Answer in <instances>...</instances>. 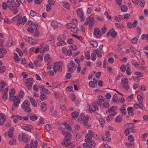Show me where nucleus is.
Listing matches in <instances>:
<instances>
[{"label": "nucleus", "mask_w": 148, "mask_h": 148, "mask_svg": "<svg viewBox=\"0 0 148 148\" xmlns=\"http://www.w3.org/2000/svg\"><path fill=\"white\" fill-rule=\"evenodd\" d=\"M9 99L13 102V105L15 108H17L19 104L20 100L18 97L14 95L11 92L9 93Z\"/></svg>", "instance_id": "nucleus-1"}, {"label": "nucleus", "mask_w": 148, "mask_h": 148, "mask_svg": "<svg viewBox=\"0 0 148 148\" xmlns=\"http://www.w3.org/2000/svg\"><path fill=\"white\" fill-rule=\"evenodd\" d=\"M30 103L29 101L27 100H25L21 105L22 109L25 112L29 113L31 112L32 109L29 107Z\"/></svg>", "instance_id": "nucleus-2"}, {"label": "nucleus", "mask_w": 148, "mask_h": 148, "mask_svg": "<svg viewBox=\"0 0 148 148\" xmlns=\"http://www.w3.org/2000/svg\"><path fill=\"white\" fill-rule=\"evenodd\" d=\"M77 67V64L74 61L72 60L71 61L70 63L67 65L68 71L71 73L73 72L74 69H74V70H75Z\"/></svg>", "instance_id": "nucleus-3"}, {"label": "nucleus", "mask_w": 148, "mask_h": 148, "mask_svg": "<svg viewBox=\"0 0 148 148\" xmlns=\"http://www.w3.org/2000/svg\"><path fill=\"white\" fill-rule=\"evenodd\" d=\"M88 24H89V28L92 29L94 24V20L93 18L88 17L87 18L84 23V24L88 25Z\"/></svg>", "instance_id": "nucleus-4"}, {"label": "nucleus", "mask_w": 148, "mask_h": 148, "mask_svg": "<svg viewBox=\"0 0 148 148\" xmlns=\"http://www.w3.org/2000/svg\"><path fill=\"white\" fill-rule=\"evenodd\" d=\"M33 82L34 80L32 78H29L26 79L25 81V85L27 86L29 90H30L32 89Z\"/></svg>", "instance_id": "nucleus-5"}, {"label": "nucleus", "mask_w": 148, "mask_h": 148, "mask_svg": "<svg viewBox=\"0 0 148 148\" xmlns=\"http://www.w3.org/2000/svg\"><path fill=\"white\" fill-rule=\"evenodd\" d=\"M27 18L26 16H24L23 17H20L18 19L17 23V25L19 26L21 23L24 25L27 21Z\"/></svg>", "instance_id": "nucleus-6"}, {"label": "nucleus", "mask_w": 148, "mask_h": 148, "mask_svg": "<svg viewBox=\"0 0 148 148\" xmlns=\"http://www.w3.org/2000/svg\"><path fill=\"white\" fill-rule=\"evenodd\" d=\"M122 82L123 83L122 85L123 86L125 89H128L130 88V86L128 84V80L127 78H125L124 79H121Z\"/></svg>", "instance_id": "nucleus-7"}, {"label": "nucleus", "mask_w": 148, "mask_h": 148, "mask_svg": "<svg viewBox=\"0 0 148 148\" xmlns=\"http://www.w3.org/2000/svg\"><path fill=\"white\" fill-rule=\"evenodd\" d=\"M77 15L81 18L82 21H84L85 20V17L84 16V14L82 11L80 9H78L77 10Z\"/></svg>", "instance_id": "nucleus-8"}, {"label": "nucleus", "mask_w": 148, "mask_h": 148, "mask_svg": "<svg viewBox=\"0 0 148 148\" xmlns=\"http://www.w3.org/2000/svg\"><path fill=\"white\" fill-rule=\"evenodd\" d=\"M94 34L97 38H100L101 36V31L98 28H95L94 29Z\"/></svg>", "instance_id": "nucleus-9"}, {"label": "nucleus", "mask_w": 148, "mask_h": 148, "mask_svg": "<svg viewBox=\"0 0 148 148\" xmlns=\"http://www.w3.org/2000/svg\"><path fill=\"white\" fill-rule=\"evenodd\" d=\"M66 138H64L63 141L62 142L61 144L62 145H65L66 147H67L71 144V139Z\"/></svg>", "instance_id": "nucleus-10"}, {"label": "nucleus", "mask_w": 148, "mask_h": 148, "mask_svg": "<svg viewBox=\"0 0 148 148\" xmlns=\"http://www.w3.org/2000/svg\"><path fill=\"white\" fill-rule=\"evenodd\" d=\"M101 103L98 100H96L95 102H93L92 104V106L94 110L97 109L98 110L99 109L98 108V106H100Z\"/></svg>", "instance_id": "nucleus-11"}, {"label": "nucleus", "mask_w": 148, "mask_h": 148, "mask_svg": "<svg viewBox=\"0 0 148 148\" xmlns=\"http://www.w3.org/2000/svg\"><path fill=\"white\" fill-rule=\"evenodd\" d=\"M127 126L128 129L130 131V132H134L135 131L134 130V124L133 123H128L127 125Z\"/></svg>", "instance_id": "nucleus-12"}, {"label": "nucleus", "mask_w": 148, "mask_h": 148, "mask_svg": "<svg viewBox=\"0 0 148 148\" xmlns=\"http://www.w3.org/2000/svg\"><path fill=\"white\" fill-rule=\"evenodd\" d=\"M62 133H63V135L64 136V138H66V139H71L72 136L71 133L69 132H68L66 131H62Z\"/></svg>", "instance_id": "nucleus-13"}, {"label": "nucleus", "mask_w": 148, "mask_h": 148, "mask_svg": "<svg viewBox=\"0 0 148 148\" xmlns=\"http://www.w3.org/2000/svg\"><path fill=\"white\" fill-rule=\"evenodd\" d=\"M137 21L136 20L134 21V22L132 23L131 22H129L127 23V25L129 28H130L135 27L137 25Z\"/></svg>", "instance_id": "nucleus-14"}, {"label": "nucleus", "mask_w": 148, "mask_h": 148, "mask_svg": "<svg viewBox=\"0 0 148 148\" xmlns=\"http://www.w3.org/2000/svg\"><path fill=\"white\" fill-rule=\"evenodd\" d=\"M84 140L86 143H88L90 146L95 147V143L91 139H85Z\"/></svg>", "instance_id": "nucleus-15"}, {"label": "nucleus", "mask_w": 148, "mask_h": 148, "mask_svg": "<svg viewBox=\"0 0 148 148\" xmlns=\"http://www.w3.org/2000/svg\"><path fill=\"white\" fill-rule=\"evenodd\" d=\"M22 128L25 130L30 132L33 128V126L30 124H29L28 126H22Z\"/></svg>", "instance_id": "nucleus-16"}, {"label": "nucleus", "mask_w": 148, "mask_h": 148, "mask_svg": "<svg viewBox=\"0 0 148 148\" xmlns=\"http://www.w3.org/2000/svg\"><path fill=\"white\" fill-rule=\"evenodd\" d=\"M61 35H59L57 38L58 40L59 41H64L65 40L66 38V35L65 34H63L62 35V37H61Z\"/></svg>", "instance_id": "nucleus-17"}, {"label": "nucleus", "mask_w": 148, "mask_h": 148, "mask_svg": "<svg viewBox=\"0 0 148 148\" xmlns=\"http://www.w3.org/2000/svg\"><path fill=\"white\" fill-rule=\"evenodd\" d=\"M29 99L30 101L32 104L35 107H37V104L36 103L35 100L33 98L31 97H29Z\"/></svg>", "instance_id": "nucleus-18"}, {"label": "nucleus", "mask_w": 148, "mask_h": 148, "mask_svg": "<svg viewBox=\"0 0 148 148\" xmlns=\"http://www.w3.org/2000/svg\"><path fill=\"white\" fill-rule=\"evenodd\" d=\"M132 107H130L127 108L128 113L129 115L133 116L134 114V112L132 110Z\"/></svg>", "instance_id": "nucleus-19"}, {"label": "nucleus", "mask_w": 148, "mask_h": 148, "mask_svg": "<svg viewBox=\"0 0 148 148\" xmlns=\"http://www.w3.org/2000/svg\"><path fill=\"white\" fill-rule=\"evenodd\" d=\"M110 30V35L112 37H115L117 35V33L116 32H115L114 29L113 28L112 29Z\"/></svg>", "instance_id": "nucleus-20"}, {"label": "nucleus", "mask_w": 148, "mask_h": 148, "mask_svg": "<svg viewBox=\"0 0 148 148\" xmlns=\"http://www.w3.org/2000/svg\"><path fill=\"white\" fill-rule=\"evenodd\" d=\"M122 116L121 115H119L115 119V121L118 123L121 122L122 120Z\"/></svg>", "instance_id": "nucleus-21"}, {"label": "nucleus", "mask_w": 148, "mask_h": 148, "mask_svg": "<svg viewBox=\"0 0 148 148\" xmlns=\"http://www.w3.org/2000/svg\"><path fill=\"white\" fill-rule=\"evenodd\" d=\"M13 39L10 36H9L8 40V44L9 47L11 46L12 45Z\"/></svg>", "instance_id": "nucleus-22"}, {"label": "nucleus", "mask_w": 148, "mask_h": 148, "mask_svg": "<svg viewBox=\"0 0 148 148\" xmlns=\"http://www.w3.org/2000/svg\"><path fill=\"white\" fill-rule=\"evenodd\" d=\"M41 95L40 96V98L42 101H44L47 98V95L41 92Z\"/></svg>", "instance_id": "nucleus-23"}, {"label": "nucleus", "mask_w": 148, "mask_h": 148, "mask_svg": "<svg viewBox=\"0 0 148 148\" xmlns=\"http://www.w3.org/2000/svg\"><path fill=\"white\" fill-rule=\"evenodd\" d=\"M117 108L116 106H112L110 109H109L106 112L107 113V112H111L116 110Z\"/></svg>", "instance_id": "nucleus-24"}, {"label": "nucleus", "mask_w": 148, "mask_h": 148, "mask_svg": "<svg viewBox=\"0 0 148 148\" xmlns=\"http://www.w3.org/2000/svg\"><path fill=\"white\" fill-rule=\"evenodd\" d=\"M138 99L140 104L142 105H143V99L141 95L138 94L137 96Z\"/></svg>", "instance_id": "nucleus-25"}, {"label": "nucleus", "mask_w": 148, "mask_h": 148, "mask_svg": "<svg viewBox=\"0 0 148 148\" xmlns=\"http://www.w3.org/2000/svg\"><path fill=\"white\" fill-rule=\"evenodd\" d=\"M46 105V103L44 102L42 103L41 105L40 106L43 112L45 111L46 110V107L45 106Z\"/></svg>", "instance_id": "nucleus-26"}, {"label": "nucleus", "mask_w": 148, "mask_h": 148, "mask_svg": "<svg viewBox=\"0 0 148 148\" xmlns=\"http://www.w3.org/2000/svg\"><path fill=\"white\" fill-rule=\"evenodd\" d=\"M79 113L77 112H73L71 113V116L72 117L75 119L77 118V116H78Z\"/></svg>", "instance_id": "nucleus-27"}, {"label": "nucleus", "mask_w": 148, "mask_h": 148, "mask_svg": "<svg viewBox=\"0 0 148 148\" xmlns=\"http://www.w3.org/2000/svg\"><path fill=\"white\" fill-rule=\"evenodd\" d=\"M0 53L3 55L6 53L7 51L6 49L3 48H0Z\"/></svg>", "instance_id": "nucleus-28"}, {"label": "nucleus", "mask_w": 148, "mask_h": 148, "mask_svg": "<svg viewBox=\"0 0 148 148\" xmlns=\"http://www.w3.org/2000/svg\"><path fill=\"white\" fill-rule=\"evenodd\" d=\"M121 9L123 12H126L127 10V8L126 6L123 5L121 6Z\"/></svg>", "instance_id": "nucleus-29"}, {"label": "nucleus", "mask_w": 148, "mask_h": 148, "mask_svg": "<svg viewBox=\"0 0 148 148\" xmlns=\"http://www.w3.org/2000/svg\"><path fill=\"white\" fill-rule=\"evenodd\" d=\"M63 124L65 126L66 129H67L69 131H71L72 130V128L70 127V126L66 123H64Z\"/></svg>", "instance_id": "nucleus-30"}, {"label": "nucleus", "mask_w": 148, "mask_h": 148, "mask_svg": "<svg viewBox=\"0 0 148 148\" xmlns=\"http://www.w3.org/2000/svg\"><path fill=\"white\" fill-rule=\"evenodd\" d=\"M118 100V98L117 97V95L115 93L114 95L112 98V101L113 102H116Z\"/></svg>", "instance_id": "nucleus-31"}, {"label": "nucleus", "mask_w": 148, "mask_h": 148, "mask_svg": "<svg viewBox=\"0 0 148 148\" xmlns=\"http://www.w3.org/2000/svg\"><path fill=\"white\" fill-rule=\"evenodd\" d=\"M11 3L13 4L14 5V7L15 8H17L18 7L20 6V3H17L16 2L14 1L13 0L12 1V3Z\"/></svg>", "instance_id": "nucleus-32"}, {"label": "nucleus", "mask_w": 148, "mask_h": 148, "mask_svg": "<svg viewBox=\"0 0 148 148\" xmlns=\"http://www.w3.org/2000/svg\"><path fill=\"white\" fill-rule=\"evenodd\" d=\"M16 52L20 56H23V52L20 49L17 48L16 49Z\"/></svg>", "instance_id": "nucleus-33"}, {"label": "nucleus", "mask_w": 148, "mask_h": 148, "mask_svg": "<svg viewBox=\"0 0 148 148\" xmlns=\"http://www.w3.org/2000/svg\"><path fill=\"white\" fill-rule=\"evenodd\" d=\"M16 139L14 138L12 140H10L9 141V143L10 145H15L16 144Z\"/></svg>", "instance_id": "nucleus-34"}, {"label": "nucleus", "mask_w": 148, "mask_h": 148, "mask_svg": "<svg viewBox=\"0 0 148 148\" xmlns=\"http://www.w3.org/2000/svg\"><path fill=\"white\" fill-rule=\"evenodd\" d=\"M14 58L15 61L16 62L18 61V62L19 61L20 58H19V57L17 55V54L16 53H14Z\"/></svg>", "instance_id": "nucleus-35"}, {"label": "nucleus", "mask_w": 148, "mask_h": 148, "mask_svg": "<svg viewBox=\"0 0 148 148\" xmlns=\"http://www.w3.org/2000/svg\"><path fill=\"white\" fill-rule=\"evenodd\" d=\"M91 59L93 61H95L96 59V55L95 53H92L91 55Z\"/></svg>", "instance_id": "nucleus-36"}, {"label": "nucleus", "mask_w": 148, "mask_h": 148, "mask_svg": "<svg viewBox=\"0 0 148 148\" xmlns=\"http://www.w3.org/2000/svg\"><path fill=\"white\" fill-rule=\"evenodd\" d=\"M126 67L125 65L123 64L120 67V69L121 71L123 72H125L126 70Z\"/></svg>", "instance_id": "nucleus-37"}, {"label": "nucleus", "mask_w": 148, "mask_h": 148, "mask_svg": "<svg viewBox=\"0 0 148 148\" xmlns=\"http://www.w3.org/2000/svg\"><path fill=\"white\" fill-rule=\"evenodd\" d=\"M51 26L53 27H57L58 26L57 22L55 21H53L51 24Z\"/></svg>", "instance_id": "nucleus-38"}, {"label": "nucleus", "mask_w": 148, "mask_h": 148, "mask_svg": "<svg viewBox=\"0 0 148 148\" xmlns=\"http://www.w3.org/2000/svg\"><path fill=\"white\" fill-rule=\"evenodd\" d=\"M128 138L129 140L131 142H133L134 141V138L132 135H130L128 136Z\"/></svg>", "instance_id": "nucleus-39"}, {"label": "nucleus", "mask_w": 148, "mask_h": 148, "mask_svg": "<svg viewBox=\"0 0 148 148\" xmlns=\"http://www.w3.org/2000/svg\"><path fill=\"white\" fill-rule=\"evenodd\" d=\"M24 96V92L22 90H21L20 91L19 94V96L20 97L21 99Z\"/></svg>", "instance_id": "nucleus-40"}, {"label": "nucleus", "mask_w": 148, "mask_h": 148, "mask_svg": "<svg viewBox=\"0 0 148 148\" xmlns=\"http://www.w3.org/2000/svg\"><path fill=\"white\" fill-rule=\"evenodd\" d=\"M81 116V115H80L79 116L78 118V119L79 120H81L82 121H85V120H86V119H88V117H87V116H86L85 117L84 116L83 117H80V116Z\"/></svg>", "instance_id": "nucleus-41"}, {"label": "nucleus", "mask_w": 148, "mask_h": 148, "mask_svg": "<svg viewBox=\"0 0 148 148\" xmlns=\"http://www.w3.org/2000/svg\"><path fill=\"white\" fill-rule=\"evenodd\" d=\"M6 70V67L4 66H3L0 67V73H4Z\"/></svg>", "instance_id": "nucleus-42"}, {"label": "nucleus", "mask_w": 148, "mask_h": 148, "mask_svg": "<svg viewBox=\"0 0 148 148\" xmlns=\"http://www.w3.org/2000/svg\"><path fill=\"white\" fill-rule=\"evenodd\" d=\"M95 51L96 52V53L97 56L98 57L101 58L102 57V55L100 51H98V50L97 49L95 50Z\"/></svg>", "instance_id": "nucleus-43"}, {"label": "nucleus", "mask_w": 148, "mask_h": 148, "mask_svg": "<svg viewBox=\"0 0 148 148\" xmlns=\"http://www.w3.org/2000/svg\"><path fill=\"white\" fill-rule=\"evenodd\" d=\"M85 57L86 59L87 60H89L90 59V54H89L88 51H86L85 53Z\"/></svg>", "instance_id": "nucleus-44"}, {"label": "nucleus", "mask_w": 148, "mask_h": 148, "mask_svg": "<svg viewBox=\"0 0 148 148\" xmlns=\"http://www.w3.org/2000/svg\"><path fill=\"white\" fill-rule=\"evenodd\" d=\"M34 30L35 33L34 34V36L35 37H37L39 35V32L38 31L37 29V28H34Z\"/></svg>", "instance_id": "nucleus-45"}, {"label": "nucleus", "mask_w": 148, "mask_h": 148, "mask_svg": "<svg viewBox=\"0 0 148 148\" xmlns=\"http://www.w3.org/2000/svg\"><path fill=\"white\" fill-rule=\"evenodd\" d=\"M90 43L94 47H97L98 45V43L95 41H92Z\"/></svg>", "instance_id": "nucleus-46"}, {"label": "nucleus", "mask_w": 148, "mask_h": 148, "mask_svg": "<svg viewBox=\"0 0 148 148\" xmlns=\"http://www.w3.org/2000/svg\"><path fill=\"white\" fill-rule=\"evenodd\" d=\"M132 73L130 67L129 66L127 67L126 70V73L128 75H130Z\"/></svg>", "instance_id": "nucleus-47"}, {"label": "nucleus", "mask_w": 148, "mask_h": 148, "mask_svg": "<svg viewBox=\"0 0 148 148\" xmlns=\"http://www.w3.org/2000/svg\"><path fill=\"white\" fill-rule=\"evenodd\" d=\"M102 104L103 106L106 108H108L110 106L109 103L107 102H104Z\"/></svg>", "instance_id": "nucleus-48"}, {"label": "nucleus", "mask_w": 148, "mask_h": 148, "mask_svg": "<svg viewBox=\"0 0 148 148\" xmlns=\"http://www.w3.org/2000/svg\"><path fill=\"white\" fill-rule=\"evenodd\" d=\"M51 6L49 4H47L46 6V9L47 11L49 12L51 10Z\"/></svg>", "instance_id": "nucleus-49"}, {"label": "nucleus", "mask_w": 148, "mask_h": 148, "mask_svg": "<svg viewBox=\"0 0 148 148\" xmlns=\"http://www.w3.org/2000/svg\"><path fill=\"white\" fill-rule=\"evenodd\" d=\"M107 28L106 27H103L101 29L102 33L104 34H105L107 31Z\"/></svg>", "instance_id": "nucleus-50"}, {"label": "nucleus", "mask_w": 148, "mask_h": 148, "mask_svg": "<svg viewBox=\"0 0 148 148\" xmlns=\"http://www.w3.org/2000/svg\"><path fill=\"white\" fill-rule=\"evenodd\" d=\"M115 25H116L118 28L121 29L123 28L124 27V26L121 24L115 23Z\"/></svg>", "instance_id": "nucleus-51"}, {"label": "nucleus", "mask_w": 148, "mask_h": 148, "mask_svg": "<svg viewBox=\"0 0 148 148\" xmlns=\"http://www.w3.org/2000/svg\"><path fill=\"white\" fill-rule=\"evenodd\" d=\"M50 58V56L49 55L47 54L45 55L44 59L45 61H48Z\"/></svg>", "instance_id": "nucleus-52"}, {"label": "nucleus", "mask_w": 148, "mask_h": 148, "mask_svg": "<svg viewBox=\"0 0 148 148\" xmlns=\"http://www.w3.org/2000/svg\"><path fill=\"white\" fill-rule=\"evenodd\" d=\"M120 110L122 112L123 115H125L127 112V111L126 109H120Z\"/></svg>", "instance_id": "nucleus-53"}, {"label": "nucleus", "mask_w": 148, "mask_h": 148, "mask_svg": "<svg viewBox=\"0 0 148 148\" xmlns=\"http://www.w3.org/2000/svg\"><path fill=\"white\" fill-rule=\"evenodd\" d=\"M2 7L4 10H6L7 8L8 5L5 2H3L2 5Z\"/></svg>", "instance_id": "nucleus-54"}, {"label": "nucleus", "mask_w": 148, "mask_h": 148, "mask_svg": "<svg viewBox=\"0 0 148 148\" xmlns=\"http://www.w3.org/2000/svg\"><path fill=\"white\" fill-rule=\"evenodd\" d=\"M30 14L31 16L34 17L36 16L37 14V13L35 12L34 11L32 10H31L30 12Z\"/></svg>", "instance_id": "nucleus-55"}, {"label": "nucleus", "mask_w": 148, "mask_h": 148, "mask_svg": "<svg viewBox=\"0 0 148 148\" xmlns=\"http://www.w3.org/2000/svg\"><path fill=\"white\" fill-rule=\"evenodd\" d=\"M8 94H5L3 93V96L2 97V99L3 100H6L7 99L8 97Z\"/></svg>", "instance_id": "nucleus-56"}, {"label": "nucleus", "mask_w": 148, "mask_h": 148, "mask_svg": "<svg viewBox=\"0 0 148 148\" xmlns=\"http://www.w3.org/2000/svg\"><path fill=\"white\" fill-rule=\"evenodd\" d=\"M30 119L31 120L34 121L36 120L38 118L36 116H30Z\"/></svg>", "instance_id": "nucleus-57"}, {"label": "nucleus", "mask_w": 148, "mask_h": 148, "mask_svg": "<svg viewBox=\"0 0 148 148\" xmlns=\"http://www.w3.org/2000/svg\"><path fill=\"white\" fill-rule=\"evenodd\" d=\"M42 91L43 93L47 94H49L50 93L49 91L47 89L45 88V87L42 90Z\"/></svg>", "instance_id": "nucleus-58"}, {"label": "nucleus", "mask_w": 148, "mask_h": 148, "mask_svg": "<svg viewBox=\"0 0 148 148\" xmlns=\"http://www.w3.org/2000/svg\"><path fill=\"white\" fill-rule=\"evenodd\" d=\"M72 36L75 38H76L77 39L81 40L82 39V38L81 36H78L77 35L75 34H73Z\"/></svg>", "instance_id": "nucleus-59"}, {"label": "nucleus", "mask_w": 148, "mask_h": 148, "mask_svg": "<svg viewBox=\"0 0 148 148\" xmlns=\"http://www.w3.org/2000/svg\"><path fill=\"white\" fill-rule=\"evenodd\" d=\"M64 6L67 9H69L70 8V5L69 3H65L64 5Z\"/></svg>", "instance_id": "nucleus-60"}, {"label": "nucleus", "mask_w": 148, "mask_h": 148, "mask_svg": "<svg viewBox=\"0 0 148 148\" xmlns=\"http://www.w3.org/2000/svg\"><path fill=\"white\" fill-rule=\"evenodd\" d=\"M138 39L136 38H133L132 40V42L134 44L137 43L138 41Z\"/></svg>", "instance_id": "nucleus-61"}, {"label": "nucleus", "mask_w": 148, "mask_h": 148, "mask_svg": "<svg viewBox=\"0 0 148 148\" xmlns=\"http://www.w3.org/2000/svg\"><path fill=\"white\" fill-rule=\"evenodd\" d=\"M98 100L101 103L102 102L104 101V98L101 96L98 98Z\"/></svg>", "instance_id": "nucleus-62"}, {"label": "nucleus", "mask_w": 148, "mask_h": 148, "mask_svg": "<svg viewBox=\"0 0 148 148\" xmlns=\"http://www.w3.org/2000/svg\"><path fill=\"white\" fill-rule=\"evenodd\" d=\"M5 121V119H2L0 118V125H2Z\"/></svg>", "instance_id": "nucleus-63"}, {"label": "nucleus", "mask_w": 148, "mask_h": 148, "mask_svg": "<svg viewBox=\"0 0 148 148\" xmlns=\"http://www.w3.org/2000/svg\"><path fill=\"white\" fill-rule=\"evenodd\" d=\"M89 84L90 87H95V84L91 81L89 82Z\"/></svg>", "instance_id": "nucleus-64"}]
</instances>
